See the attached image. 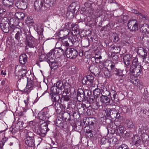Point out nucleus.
<instances>
[{"label":"nucleus","instance_id":"bf43d9fd","mask_svg":"<svg viewBox=\"0 0 149 149\" xmlns=\"http://www.w3.org/2000/svg\"><path fill=\"white\" fill-rule=\"evenodd\" d=\"M107 141L106 137H103L100 140V144L101 145H103L107 143Z\"/></svg>","mask_w":149,"mask_h":149},{"label":"nucleus","instance_id":"a211bd4d","mask_svg":"<svg viewBox=\"0 0 149 149\" xmlns=\"http://www.w3.org/2000/svg\"><path fill=\"white\" fill-rule=\"evenodd\" d=\"M19 4V6H17L20 9L24 10L27 8V4L25 0H19L17 4Z\"/></svg>","mask_w":149,"mask_h":149},{"label":"nucleus","instance_id":"79ce46f5","mask_svg":"<svg viewBox=\"0 0 149 149\" xmlns=\"http://www.w3.org/2000/svg\"><path fill=\"white\" fill-rule=\"evenodd\" d=\"M132 77V79L130 80L131 82L135 86H137L138 83H139L140 81L137 78H135L132 75L130 76V77Z\"/></svg>","mask_w":149,"mask_h":149},{"label":"nucleus","instance_id":"1a4fd4ad","mask_svg":"<svg viewBox=\"0 0 149 149\" xmlns=\"http://www.w3.org/2000/svg\"><path fill=\"white\" fill-rule=\"evenodd\" d=\"M17 86L19 90L22 92H24V90L26 85V80L21 78L17 82Z\"/></svg>","mask_w":149,"mask_h":149},{"label":"nucleus","instance_id":"6ab92c4d","mask_svg":"<svg viewBox=\"0 0 149 149\" xmlns=\"http://www.w3.org/2000/svg\"><path fill=\"white\" fill-rule=\"evenodd\" d=\"M52 105L54 108L57 114H60L61 111V105L59 102H53Z\"/></svg>","mask_w":149,"mask_h":149},{"label":"nucleus","instance_id":"774afa93","mask_svg":"<svg viewBox=\"0 0 149 149\" xmlns=\"http://www.w3.org/2000/svg\"><path fill=\"white\" fill-rule=\"evenodd\" d=\"M78 111L81 112V113H84L85 111V110L84 107L81 106V108H79L78 109Z\"/></svg>","mask_w":149,"mask_h":149},{"label":"nucleus","instance_id":"f8f14e48","mask_svg":"<svg viewBox=\"0 0 149 149\" xmlns=\"http://www.w3.org/2000/svg\"><path fill=\"white\" fill-rule=\"evenodd\" d=\"M27 81L24 90V93L28 94L33 89L34 85L33 84V81L31 79H30L29 81H28L27 80Z\"/></svg>","mask_w":149,"mask_h":149},{"label":"nucleus","instance_id":"a19ab883","mask_svg":"<svg viewBox=\"0 0 149 149\" xmlns=\"http://www.w3.org/2000/svg\"><path fill=\"white\" fill-rule=\"evenodd\" d=\"M117 128H118L117 129L118 131L120 134H122L124 133L125 131L124 127L123 125H121L120 123L119 125H116Z\"/></svg>","mask_w":149,"mask_h":149},{"label":"nucleus","instance_id":"680f3d73","mask_svg":"<svg viewBox=\"0 0 149 149\" xmlns=\"http://www.w3.org/2000/svg\"><path fill=\"white\" fill-rule=\"evenodd\" d=\"M136 86L140 90H141L143 87V83L142 81H140Z\"/></svg>","mask_w":149,"mask_h":149},{"label":"nucleus","instance_id":"09e8293b","mask_svg":"<svg viewBox=\"0 0 149 149\" xmlns=\"http://www.w3.org/2000/svg\"><path fill=\"white\" fill-rule=\"evenodd\" d=\"M70 23L69 22L66 23L65 24V28L66 29V30L65 31L67 32L66 33L63 34V36L62 37H60V38H62L63 37H64L65 36H66L67 34H68V30L69 29V26Z\"/></svg>","mask_w":149,"mask_h":149},{"label":"nucleus","instance_id":"de8ad7c7","mask_svg":"<svg viewBox=\"0 0 149 149\" xmlns=\"http://www.w3.org/2000/svg\"><path fill=\"white\" fill-rule=\"evenodd\" d=\"M93 133L94 132L93 131L88 130H86L85 134L86 136L89 138H91L93 136Z\"/></svg>","mask_w":149,"mask_h":149},{"label":"nucleus","instance_id":"69168bd1","mask_svg":"<svg viewBox=\"0 0 149 149\" xmlns=\"http://www.w3.org/2000/svg\"><path fill=\"white\" fill-rule=\"evenodd\" d=\"M118 56L117 55L114 54L112 56V60L113 61H118Z\"/></svg>","mask_w":149,"mask_h":149},{"label":"nucleus","instance_id":"052dcab7","mask_svg":"<svg viewBox=\"0 0 149 149\" xmlns=\"http://www.w3.org/2000/svg\"><path fill=\"white\" fill-rule=\"evenodd\" d=\"M93 119L94 118H93L88 119V125H93L95 123V121L94 120H93Z\"/></svg>","mask_w":149,"mask_h":149},{"label":"nucleus","instance_id":"4be33fe9","mask_svg":"<svg viewBox=\"0 0 149 149\" xmlns=\"http://www.w3.org/2000/svg\"><path fill=\"white\" fill-rule=\"evenodd\" d=\"M27 60V55L24 54L21 55L19 58V61L22 64H25Z\"/></svg>","mask_w":149,"mask_h":149},{"label":"nucleus","instance_id":"5fc2aeb1","mask_svg":"<svg viewBox=\"0 0 149 149\" xmlns=\"http://www.w3.org/2000/svg\"><path fill=\"white\" fill-rule=\"evenodd\" d=\"M117 149H129V148L127 145L124 143L120 146Z\"/></svg>","mask_w":149,"mask_h":149},{"label":"nucleus","instance_id":"e433bc0d","mask_svg":"<svg viewBox=\"0 0 149 149\" xmlns=\"http://www.w3.org/2000/svg\"><path fill=\"white\" fill-rule=\"evenodd\" d=\"M132 12L136 14H137L141 18L144 19H148V17L146 15H145L143 14L139 13V12L136 10L133 9L132 10Z\"/></svg>","mask_w":149,"mask_h":149},{"label":"nucleus","instance_id":"2eb2a0df","mask_svg":"<svg viewBox=\"0 0 149 149\" xmlns=\"http://www.w3.org/2000/svg\"><path fill=\"white\" fill-rule=\"evenodd\" d=\"M85 93L82 89H79L77 91V99L80 101L85 99Z\"/></svg>","mask_w":149,"mask_h":149},{"label":"nucleus","instance_id":"3c124183","mask_svg":"<svg viewBox=\"0 0 149 149\" xmlns=\"http://www.w3.org/2000/svg\"><path fill=\"white\" fill-rule=\"evenodd\" d=\"M142 141L146 143L149 141V136L147 134H143L142 135Z\"/></svg>","mask_w":149,"mask_h":149},{"label":"nucleus","instance_id":"cd10ccee","mask_svg":"<svg viewBox=\"0 0 149 149\" xmlns=\"http://www.w3.org/2000/svg\"><path fill=\"white\" fill-rule=\"evenodd\" d=\"M91 72L94 74H99L100 72L97 67L95 65H91L89 68Z\"/></svg>","mask_w":149,"mask_h":149},{"label":"nucleus","instance_id":"b1692460","mask_svg":"<svg viewBox=\"0 0 149 149\" xmlns=\"http://www.w3.org/2000/svg\"><path fill=\"white\" fill-rule=\"evenodd\" d=\"M75 7V3L74 2H73L70 4L68 8V10L69 12V14H72V16L74 15V14L76 10Z\"/></svg>","mask_w":149,"mask_h":149},{"label":"nucleus","instance_id":"49530a36","mask_svg":"<svg viewBox=\"0 0 149 149\" xmlns=\"http://www.w3.org/2000/svg\"><path fill=\"white\" fill-rule=\"evenodd\" d=\"M27 40V45L30 47H32L33 46V40H34V38H33L31 40V39H30L29 38H26Z\"/></svg>","mask_w":149,"mask_h":149},{"label":"nucleus","instance_id":"603ef678","mask_svg":"<svg viewBox=\"0 0 149 149\" xmlns=\"http://www.w3.org/2000/svg\"><path fill=\"white\" fill-rule=\"evenodd\" d=\"M70 71L72 73H76L78 69L74 65H72L70 68Z\"/></svg>","mask_w":149,"mask_h":149},{"label":"nucleus","instance_id":"423d86ee","mask_svg":"<svg viewBox=\"0 0 149 149\" xmlns=\"http://www.w3.org/2000/svg\"><path fill=\"white\" fill-rule=\"evenodd\" d=\"M128 28L131 31H136L138 30V24L136 19H130L127 23Z\"/></svg>","mask_w":149,"mask_h":149},{"label":"nucleus","instance_id":"5701e85b","mask_svg":"<svg viewBox=\"0 0 149 149\" xmlns=\"http://www.w3.org/2000/svg\"><path fill=\"white\" fill-rule=\"evenodd\" d=\"M23 32L24 33L23 34L26 36V38H29L31 40L33 39V37L31 36V33L30 32V29L28 26L25 27L23 29Z\"/></svg>","mask_w":149,"mask_h":149},{"label":"nucleus","instance_id":"4d7b16f0","mask_svg":"<svg viewBox=\"0 0 149 149\" xmlns=\"http://www.w3.org/2000/svg\"><path fill=\"white\" fill-rule=\"evenodd\" d=\"M67 89H64V90L62 91L63 92L62 93L63 97L66 96L67 95L70 94L68 92V90Z\"/></svg>","mask_w":149,"mask_h":149},{"label":"nucleus","instance_id":"c03bdc74","mask_svg":"<svg viewBox=\"0 0 149 149\" xmlns=\"http://www.w3.org/2000/svg\"><path fill=\"white\" fill-rule=\"evenodd\" d=\"M63 82H62L61 81H58L56 84V85L55 86L58 89L60 90H62L64 88V86H63Z\"/></svg>","mask_w":149,"mask_h":149},{"label":"nucleus","instance_id":"f03ea898","mask_svg":"<svg viewBox=\"0 0 149 149\" xmlns=\"http://www.w3.org/2000/svg\"><path fill=\"white\" fill-rule=\"evenodd\" d=\"M11 27L12 29V31L10 32V33L12 34L13 32L16 33L15 38L19 42L21 40H23L26 38V36L22 33L21 29L16 27V25L14 24H12Z\"/></svg>","mask_w":149,"mask_h":149},{"label":"nucleus","instance_id":"a878e982","mask_svg":"<svg viewBox=\"0 0 149 149\" xmlns=\"http://www.w3.org/2000/svg\"><path fill=\"white\" fill-rule=\"evenodd\" d=\"M112 93V94L111 93V97L113 103H116L118 102V101L119 99L116 92L113 91Z\"/></svg>","mask_w":149,"mask_h":149},{"label":"nucleus","instance_id":"864d4df0","mask_svg":"<svg viewBox=\"0 0 149 149\" xmlns=\"http://www.w3.org/2000/svg\"><path fill=\"white\" fill-rule=\"evenodd\" d=\"M37 31L38 34L41 35L43 31V27L42 26H38L37 27Z\"/></svg>","mask_w":149,"mask_h":149},{"label":"nucleus","instance_id":"37998d69","mask_svg":"<svg viewBox=\"0 0 149 149\" xmlns=\"http://www.w3.org/2000/svg\"><path fill=\"white\" fill-rule=\"evenodd\" d=\"M127 127L128 128H132L134 126V125L132 121L131 120L126 119L125 121Z\"/></svg>","mask_w":149,"mask_h":149},{"label":"nucleus","instance_id":"0e129e2a","mask_svg":"<svg viewBox=\"0 0 149 149\" xmlns=\"http://www.w3.org/2000/svg\"><path fill=\"white\" fill-rule=\"evenodd\" d=\"M6 10L3 8H0V17H3V13L5 12Z\"/></svg>","mask_w":149,"mask_h":149},{"label":"nucleus","instance_id":"7c9ffc66","mask_svg":"<svg viewBox=\"0 0 149 149\" xmlns=\"http://www.w3.org/2000/svg\"><path fill=\"white\" fill-rule=\"evenodd\" d=\"M100 98H101L100 101L104 103L109 104L110 103V99L107 95H102V96Z\"/></svg>","mask_w":149,"mask_h":149},{"label":"nucleus","instance_id":"0eeeda50","mask_svg":"<svg viewBox=\"0 0 149 149\" xmlns=\"http://www.w3.org/2000/svg\"><path fill=\"white\" fill-rule=\"evenodd\" d=\"M48 125L46 123L44 122L40 125V128L39 131H37L38 133L41 136H44L46 134L49 129L48 128Z\"/></svg>","mask_w":149,"mask_h":149},{"label":"nucleus","instance_id":"2f4dec72","mask_svg":"<svg viewBox=\"0 0 149 149\" xmlns=\"http://www.w3.org/2000/svg\"><path fill=\"white\" fill-rule=\"evenodd\" d=\"M110 47L111 50L115 53H119L120 50L119 46H117L114 45H111Z\"/></svg>","mask_w":149,"mask_h":149},{"label":"nucleus","instance_id":"58836bf2","mask_svg":"<svg viewBox=\"0 0 149 149\" xmlns=\"http://www.w3.org/2000/svg\"><path fill=\"white\" fill-rule=\"evenodd\" d=\"M52 100L53 102H59L60 98L59 95L57 94H53L51 95Z\"/></svg>","mask_w":149,"mask_h":149},{"label":"nucleus","instance_id":"ddd939ff","mask_svg":"<svg viewBox=\"0 0 149 149\" xmlns=\"http://www.w3.org/2000/svg\"><path fill=\"white\" fill-rule=\"evenodd\" d=\"M62 47H63L61 46V47L56 48L54 49L51 51L52 53L55 55L56 56H58L61 55L66 50L63 49Z\"/></svg>","mask_w":149,"mask_h":149},{"label":"nucleus","instance_id":"dca6fc26","mask_svg":"<svg viewBox=\"0 0 149 149\" xmlns=\"http://www.w3.org/2000/svg\"><path fill=\"white\" fill-rule=\"evenodd\" d=\"M140 30L143 33L149 35V24H142Z\"/></svg>","mask_w":149,"mask_h":149},{"label":"nucleus","instance_id":"e2e57ef3","mask_svg":"<svg viewBox=\"0 0 149 149\" xmlns=\"http://www.w3.org/2000/svg\"><path fill=\"white\" fill-rule=\"evenodd\" d=\"M26 73L27 71L25 69H22L21 71V74H22L21 76L22 77L25 76Z\"/></svg>","mask_w":149,"mask_h":149},{"label":"nucleus","instance_id":"9b49d317","mask_svg":"<svg viewBox=\"0 0 149 149\" xmlns=\"http://www.w3.org/2000/svg\"><path fill=\"white\" fill-rule=\"evenodd\" d=\"M132 139V143L138 147H140L143 142L139 136L137 135L133 136Z\"/></svg>","mask_w":149,"mask_h":149},{"label":"nucleus","instance_id":"4c0bfd02","mask_svg":"<svg viewBox=\"0 0 149 149\" xmlns=\"http://www.w3.org/2000/svg\"><path fill=\"white\" fill-rule=\"evenodd\" d=\"M24 132L25 133V136H26V138L34 139V135L33 133L32 132L25 130H24Z\"/></svg>","mask_w":149,"mask_h":149},{"label":"nucleus","instance_id":"f704fd0d","mask_svg":"<svg viewBox=\"0 0 149 149\" xmlns=\"http://www.w3.org/2000/svg\"><path fill=\"white\" fill-rule=\"evenodd\" d=\"M139 65H141L140 62L138 61L137 58H135L132 61V64L131 65L130 68H132V69H134V68L137 67Z\"/></svg>","mask_w":149,"mask_h":149},{"label":"nucleus","instance_id":"7ed1b4c3","mask_svg":"<svg viewBox=\"0 0 149 149\" xmlns=\"http://www.w3.org/2000/svg\"><path fill=\"white\" fill-rule=\"evenodd\" d=\"M111 65H110L111 68L113 70L114 74L116 76H118L120 79H122L125 76L123 74V71L116 68L115 63L111 61Z\"/></svg>","mask_w":149,"mask_h":149},{"label":"nucleus","instance_id":"f257e3e1","mask_svg":"<svg viewBox=\"0 0 149 149\" xmlns=\"http://www.w3.org/2000/svg\"><path fill=\"white\" fill-rule=\"evenodd\" d=\"M36 0L34 2L35 9L37 11H39L42 9L43 7L45 9L49 8L53 6L55 1L54 0Z\"/></svg>","mask_w":149,"mask_h":149},{"label":"nucleus","instance_id":"412c9836","mask_svg":"<svg viewBox=\"0 0 149 149\" xmlns=\"http://www.w3.org/2000/svg\"><path fill=\"white\" fill-rule=\"evenodd\" d=\"M34 141V139L26 138L25 143L28 146L33 147L35 146Z\"/></svg>","mask_w":149,"mask_h":149},{"label":"nucleus","instance_id":"393cba45","mask_svg":"<svg viewBox=\"0 0 149 149\" xmlns=\"http://www.w3.org/2000/svg\"><path fill=\"white\" fill-rule=\"evenodd\" d=\"M131 58L130 55L126 54L123 57L124 63L125 65L128 66L130 64Z\"/></svg>","mask_w":149,"mask_h":149},{"label":"nucleus","instance_id":"f3484780","mask_svg":"<svg viewBox=\"0 0 149 149\" xmlns=\"http://www.w3.org/2000/svg\"><path fill=\"white\" fill-rule=\"evenodd\" d=\"M62 41L63 43V47L64 46H72L73 45V43L69 38H65L63 39L62 40Z\"/></svg>","mask_w":149,"mask_h":149},{"label":"nucleus","instance_id":"bb28decb","mask_svg":"<svg viewBox=\"0 0 149 149\" xmlns=\"http://www.w3.org/2000/svg\"><path fill=\"white\" fill-rule=\"evenodd\" d=\"M54 55L52 53V51L47 54V59L48 62L52 63L55 61L54 58L55 57L54 56Z\"/></svg>","mask_w":149,"mask_h":149},{"label":"nucleus","instance_id":"473e14b6","mask_svg":"<svg viewBox=\"0 0 149 149\" xmlns=\"http://www.w3.org/2000/svg\"><path fill=\"white\" fill-rule=\"evenodd\" d=\"M93 95L94 96V98H97L98 97H101L102 95H103L101 93L100 90L98 88H96L93 91Z\"/></svg>","mask_w":149,"mask_h":149},{"label":"nucleus","instance_id":"20e7f679","mask_svg":"<svg viewBox=\"0 0 149 149\" xmlns=\"http://www.w3.org/2000/svg\"><path fill=\"white\" fill-rule=\"evenodd\" d=\"M65 52L67 57L72 59L75 58L78 54L77 50L72 48H66Z\"/></svg>","mask_w":149,"mask_h":149},{"label":"nucleus","instance_id":"6e6552de","mask_svg":"<svg viewBox=\"0 0 149 149\" xmlns=\"http://www.w3.org/2000/svg\"><path fill=\"white\" fill-rule=\"evenodd\" d=\"M13 19H11L10 20V25L8 23H3L0 24V27L2 31L5 33H7L9 31L10 32L12 31V29L11 26H12V24L11 23V20Z\"/></svg>","mask_w":149,"mask_h":149},{"label":"nucleus","instance_id":"6e6d98bb","mask_svg":"<svg viewBox=\"0 0 149 149\" xmlns=\"http://www.w3.org/2000/svg\"><path fill=\"white\" fill-rule=\"evenodd\" d=\"M63 122L62 119L60 118H57L56 120V125L58 126H61Z\"/></svg>","mask_w":149,"mask_h":149},{"label":"nucleus","instance_id":"c85d7f7f","mask_svg":"<svg viewBox=\"0 0 149 149\" xmlns=\"http://www.w3.org/2000/svg\"><path fill=\"white\" fill-rule=\"evenodd\" d=\"M137 53L141 55L143 59L146 58V57L147 56V52L145 49L143 48L140 49H138Z\"/></svg>","mask_w":149,"mask_h":149},{"label":"nucleus","instance_id":"a18cd8bd","mask_svg":"<svg viewBox=\"0 0 149 149\" xmlns=\"http://www.w3.org/2000/svg\"><path fill=\"white\" fill-rule=\"evenodd\" d=\"M55 84L51 88L50 91L51 93V94H52V95L53 94H57L59 93V92L58 91V90H57V88L55 85Z\"/></svg>","mask_w":149,"mask_h":149},{"label":"nucleus","instance_id":"c9c22d12","mask_svg":"<svg viewBox=\"0 0 149 149\" xmlns=\"http://www.w3.org/2000/svg\"><path fill=\"white\" fill-rule=\"evenodd\" d=\"M61 114L63 118L66 121L67 120V121H68L70 120V115L69 113H66L64 111L63 113H62Z\"/></svg>","mask_w":149,"mask_h":149},{"label":"nucleus","instance_id":"9d476101","mask_svg":"<svg viewBox=\"0 0 149 149\" xmlns=\"http://www.w3.org/2000/svg\"><path fill=\"white\" fill-rule=\"evenodd\" d=\"M130 72L132 73H134L133 75L137 77L140 75L141 74H143L142 69L141 65H139L136 67L134 68V69H130Z\"/></svg>","mask_w":149,"mask_h":149},{"label":"nucleus","instance_id":"aec40b11","mask_svg":"<svg viewBox=\"0 0 149 149\" xmlns=\"http://www.w3.org/2000/svg\"><path fill=\"white\" fill-rule=\"evenodd\" d=\"M116 112V111L115 110L110 109L109 111H107L106 114L107 118L110 119H114L115 117Z\"/></svg>","mask_w":149,"mask_h":149},{"label":"nucleus","instance_id":"ea45409f","mask_svg":"<svg viewBox=\"0 0 149 149\" xmlns=\"http://www.w3.org/2000/svg\"><path fill=\"white\" fill-rule=\"evenodd\" d=\"M15 16L19 20H22L25 17L24 13L22 12H19L15 14Z\"/></svg>","mask_w":149,"mask_h":149},{"label":"nucleus","instance_id":"13d9d810","mask_svg":"<svg viewBox=\"0 0 149 149\" xmlns=\"http://www.w3.org/2000/svg\"><path fill=\"white\" fill-rule=\"evenodd\" d=\"M63 86L64 89H67L68 90L71 87V85L68 83L64 82Z\"/></svg>","mask_w":149,"mask_h":149},{"label":"nucleus","instance_id":"c756f323","mask_svg":"<svg viewBox=\"0 0 149 149\" xmlns=\"http://www.w3.org/2000/svg\"><path fill=\"white\" fill-rule=\"evenodd\" d=\"M78 25H74L72 27V33L73 36H77L80 33V30L77 28Z\"/></svg>","mask_w":149,"mask_h":149},{"label":"nucleus","instance_id":"4468645a","mask_svg":"<svg viewBox=\"0 0 149 149\" xmlns=\"http://www.w3.org/2000/svg\"><path fill=\"white\" fill-rule=\"evenodd\" d=\"M38 115L39 119L43 121H48L49 118L48 114L43 111H41L38 113Z\"/></svg>","mask_w":149,"mask_h":149},{"label":"nucleus","instance_id":"338daca9","mask_svg":"<svg viewBox=\"0 0 149 149\" xmlns=\"http://www.w3.org/2000/svg\"><path fill=\"white\" fill-rule=\"evenodd\" d=\"M76 36H73L72 37V39H70L72 42L73 43V44L77 41V39H78L77 38H76Z\"/></svg>","mask_w":149,"mask_h":149},{"label":"nucleus","instance_id":"39448f33","mask_svg":"<svg viewBox=\"0 0 149 149\" xmlns=\"http://www.w3.org/2000/svg\"><path fill=\"white\" fill-rule=\"evenodd\" d=\"M94 78V77L92 74L87 75L82 80V84L84 85L92 86L93 84Z\"/></svg>","mask_w":149,"mask_h":149},{"label":"nucleus","instance_id":"72a5a7b5","mask_svg":"<svg viewBox=\"0 0 149 149\" xmlns=\"http://www.w3.org/2000/svg\"><path fill=\"white\" fill-rule=\"evenodd\" d=\"M3 3L4 6L8 7L13 4V0H3Z\"/></svg>","mask_w":149,"mask_h":149},{"label":"nucleus","instance_id":"8fccbe9b","mask_svg":"<svg viewBox=\"0 0 149 149\" xmlns=\"http://www.w3.org/2000/svg\"><path fill=\"white\" fill-rule=\"evenodd\" d=\"M111 39L115 42H116L119 40V38L117 34H113L111 36Z\"/></svg>","mask_w":149,"mask_h":149}]
</instances>
